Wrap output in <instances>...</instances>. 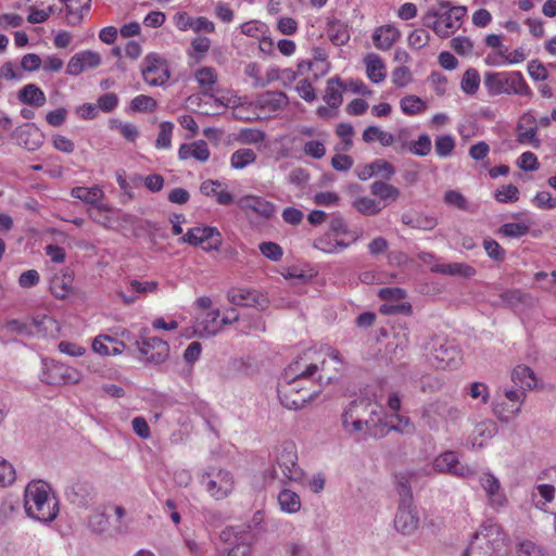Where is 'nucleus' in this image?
<instances>
[{"label":"nucleus","mask_w":556,"mask_h":556,"mask_svg":"<svg viewBox=\"0 0 556 556\" xmlns=\"http://www.w3.org/2000/svg\"><path fill=\"white\" fill-rule=\"evenodd\" d=\"M511 380L519 386L522 391L532 390L538 386L539 379L534 371L526 365H517L511 372Z\"/></svg>","instance_id":"obj_31"},{"label":"nucleus","mask_w":556,"mask_h":556,"mask_svg":"<svg viewBox=\"0 0 556 556\" xmlns=\"http://www.w3.org/2000/svg\"><path fill=\"white\" fill-rule=\"evenodd\" d=\"M18 100L36 108H41L46 103V94L35 84H27L18 91Z\"/></svg>","instance_id":"obj_32"},{"label":"nucleus","mask_w":556,"mask_h":556,"mask_svg":"<svg viewBox=\"0 0 556 556\" xmlns=\"http://www.w3.org/2000/svg\"><path fill=\"white\" fill-rule=\"evenodd\" d=\"M72 197L79 199L80 201L91 204L98 212H106L108 207L104 204H99L103 199L104 192L99 187L94 186L91 188L87 187H75L71 191Z\"/></svg>","instance_id":"obj_27"},{"label":"nucleus","mask_w":556,"mask_h":556,"mask_svg":"<svg viewBox=\"0 0 556 556\" xmlns=\"http://www.w3.org/2000/svg\"><path fill=\"white\" fill-rule=\"evenodd\" d=\"M532 202L541 210H553L556 207V197H553L548 191L538 192Z\"/></svg>","instance_id":"obj_64"},{"label":"nucleus","mask_w":556,"mask_h":556,"mask_svg":"<svg viewBox=\"0 0 556 556\" xmlns=\"http://www.w3.org/2000/svg\"><path fill=\"white\" fill-rule=\"evenodd\" d=\"M198 229L200 231L199 237L201 238V244L206 243V245H203L204 251L210 252L219 250L223 238L216 227L204 226L198 227Z\"/></svg>","instance_id":"obj_36"},{"label":"nucleus","mask_w":556,"mask_h":556,"mask_svg":"<svg viewBox=\"0 0 556 556\" xmlns=\"http://www.w3.org/2000/svg\"><path fill=\"white\" fill-rule=\"evenodd\" d=\"M432 142L427 134H421L416 140L410 141L409 151L419 156H426L430 153Z\"/></svg>","instance_id":"obj_52"},{"label":"nucleus","mask_w":556,"mask_h":556,"mask_svg":"<svg viewBox=\"0 0 556 556\" xmlns=\"http://www.w3.org/2000/svg\"><path fill=\"white\" fill-rule=\"evenodd\" d=\"M391 80L396 87H406L413 80V73L408 66H395L391 73Z\"/></svg>","instance_id":"obj_55"},{"label":"nucleus","mask_w":556,"mask_h":556,"mask_svg":"<svg viewBox=\"0 0 556 556\" xmlns=\"http://www.w3.org/2000/svg\"><path fill=\"white\" fill-rule=\"evenodd\" d=\"M402 219L405 225L422 230H431L438 225L435 217L420 213H406Z\"/></svg>","instance_id":"obj_37"},{"label":"nucleus","mask_w":556,"mask_h":556,"mask_svg":"<svg viewBox=\"0 0 556 556\" xmlns=\"http://www.w3.org/2000/svg\"><path fill=\"white\" fill-rule=\"evenodd\" d=\"M343 429L351 435L363 432L364 435H382V407L368 399L350 402L341 415Z\"/></svg>","instance_id":"obj_1"},{"label":"nucleus","mask_w":556,"mask_h":556,"mask_svg":"<svg viewBox=\"0 0 556 556\" xmlns=\"http://www.w3.org/2000/svg\"><path fill=\"white\" fill-rule=\"evenodd\" d=\"M444 379L437 374L425 375L420 379V390L425 393H434L442 389Z\"/></svg>","instance_id":"obj_51"},{"label":"nucleus","mask_w":556,"mask_h":556,"mask_svg":"<svg viewBox=\"0 0 556 556\" xmlns=\"http://www.w3.org/2000/svg\"><path fill=\"white\" fill-rule=\"evenodd\" d=\"M400 106L405 115L414 116L426 112L428 105L421 98L408 94L401 99Z\"/></svg>","instance_id":"obj_39"},{"label":"nucleus","mask_w":556,"mask_h":556,"mask_svg":"<svg viewBox=\"0 0 556 556\" xmlns=\"http://www.w3.org/2000/svg\"><path fill=\"white\" fill-rule=\"evenodd\" d=\"M17 143L28 151L38 150L45 142V135L34 123H26L13 132Z\"/></svg>","instance_id":"obj_19"},{"label":"nucleus","mask_w":556,"mask_h":556,"mask_svg":"<svg viewBox=\"0 0 556 556\" xmlns=\"http://www.w3.org/2000/svg\"><path fill=\"white\" fill-rule=\"evenodd\" d=\"M256 153L252 149L243 148L235 151L230 157V165L235 169H243L256 161Z\"/></svg>","instance_id":"obj_45"},{"label":"nucleus","mask_w":556,"mask_h":556,"mask_svg":"<svg viewBox=\"0 0 556 556\" xmlns=\"http://www.w3.org/2000/svg\"><path fill=\"white\" fill-rule=\"evenodd\" d=\"M230 303L238 306L265 308L266 299L256 290L231 289L227 293Z\"/></svg>","instance_id":"obj_23"},{"label":"nucleus","mask_w":556,"mask_h":556,"mask_svg":"<svg viewBox=\"0 0 556 556\" xmlns=\"http://www.w3.org/2000/svg\"><path fill=\"white\" fill-rule=\"evenodd\" d=\"M101 64V55L91 50H85L74 54L67 63L66 73L78 76L87 70L97 68Z\"/></svg>","instance_id":"obj_21"},{"label":"nucleus","mask_w":556,"mask_h":556,"mask_svg":"<svg viewBox=\"0 0 556 556\" xmlns=\"http://www.w3.org/2000/svg\"><path fill=\"white\" fill-rule=\"evenodd\" d=\"M220 540L231 546L241 543H251L252 535L244 527H227L220 532Z\"/></svg>","instance_id":"obj_35"},{"label":"nucleus","mask_w":556,"mask_h":556,"mask_svg":"<svg viewBox=\"0 0 556 556\" xmlns=\"http://www.w3.org/2000/svg\"><path fill=\"white\" fill-rule=\"evenodd\" d=\"M484 87L491 96L514 94L528 99L533 97L532 89L519 71L486 73Z\"/></svg>","instance_id":"obj_6"},{"label":"nucleus","mask_w":556,"mask_h":556,"mask_svg":"<svg viewBox=\"0 0 556 556\" xmlns=\"http://www.w3.org/2000/svg\"><path fill=\"white\" fill-rule=\"evenodd\" d=\"M139 351L146 356V363L153 365L163 364L169 356L167 342L157 337L143 339Z\"/></svg>","instance_id":"obj_17"},{"label":"nucleus","mask_w":556,"mask_h":556,"mask_svg":"<svg viewBox=\"0 0 556 556\" xmlns=\"http://www.w3.org/2000/svg\"><path fill=\"white\" fill-rule=\"evenodd\" d=\"M526 393L520 390L505 389L493 403V414L502 422H510L521 413Z\"/></svg>","instance_id":"obj_8"},{"label":"nucleus","mask_w":556,"mask_h":556,"mask_svg":"<svg viewBox=\"0 0 556 556\" xmlns=\"http://www.w3.org/2000/svg\"><path fill=\"white\" fill-rule=\"evenodd\" d=\"M366 73L368 78L372 83H379L382 80V61L379 55L369 53L365 58Z\"/></svg>","instance_id":"obj_47"},{"label":"nucleus","mask_w":556,"mask_h":556,"mask_svg":"<svg viewBox=\"0 0 556 556\" xmlns=\"http://www.w3.org/2000/svg\"><path fill=\"white\" fill-rule=\"evenodd\" d=\"M479 483L485 493L488 505L491 508L498 510L507 505L508 500L505 491L502 488L498 478H496L492 472L483 471L479 476Z\"/></svg>","instance_id":"obj_14"},{"label":"nucleus","mask_w":556,"mask_h":556,"mask_svg":"<svg viewBox=\"0 0 556 556\" xmlns=\"http://www.w3.org/2000/svg\"><path fill=\"white\" fill-rule=\"evenodd\" d=\"M81 379V374L76 368L55 362L42 361L40 380L48 386L75 384Z\"/></svg>","instance_id":"obj_9"},{"label":"nucleus","mask_w":556,"mask_h":556,"mask_svg":"<svg viewBox=\"0 0 556 556\" xmlns=\"http://www.w3.org/2000/svg\"><path fill=\"white\" fill-rule=\"evenodd\" d=\"M455 147V138L451 135H441L434 140V150L440 157H447L452 155Z\"/></svg>","instance_id":"obj_48"},{"label":"nucleus","mask_w":556,"mask_h":556,"mask_svg":"<svg viewBox=\"0 0 556 556\" xmlns=\"http://www.w3.org/2000/svg\"><path fill=\"white\" fill-rule=\"evenodd\" d=\"M387 323L393 325L391 326L392 340L390 338L391 334L384 329V339H388L386 349L388 353H392L396 356L399 351L402 352L407 344L406 324L400 320H392L391 318H389Z\"/></svg>","instance_id":"obj_24"},{"label":"nucleus","mask_w":556,"mask_h":556,"mask_svg":"<svg viewBox=\"0 0 556 556\" xmlns=\"http://www.w3.org/2000/svg\"><path fill=\"white\" fill-rule=\"evenodd\" d=\"M466 391L471 399H480L483 404H486L490 399L489 388L483 382H472L467 387Z\"/></svg>","instance_id":"obj_63"},{"label":"nucleus","mask_w":556,"mask_h":556,"mask_svg":"<svg viewBox=\"0 0 556 556\" xmlns=\"http://www.w3.org/2000/svg\"><path fill=\"white\" fill-rule=\"evenodd\" d=\"M517 141L521 144L540 148L541 140L538 137V121L532 112H526L517 124Z\"/></svg>","instance_id":"obj_18"},{"label":"nucleus","mask_w":556,"mask_h":556,"mask_svg":"<svg viewBox=\"0 0 556 556\" xmlns=\"http://www.w3.org/2000/svg\"><path fill=\"white\" fill-rule=\"evenodd\" d=\"M434 270L445 275L463 277H472L476 274V269L465 263L442 264L438 265Z\"/></svg>","instance_id":"obj_43"},{"label":"nucleus","mask_w":556,"mask_h":556,"mask_svg":"<svg viewBox=\"0 0 556 556\" xmlns=\"http://www.w3.org/2000/svg\"><path fill=\"white\" fill-rule=\"evenodd\" d=\"M178 155L180 160L194 157L200 162H206L210 157V150L204 140H198L192 143H182L179 147Z\"/></svg>","instance_id":"obj_30"},{"label":"nucleus","mask_w":556,"mask_h":556,"mask_svg":"<svg viewBox=\"0 0 556 556\" xmlns=\"http://www.w3.org/2000/svg\"><path fill=\"white\" fill-rule=\"evenodd\" d=\"M340 89H343V81L339 77H333L328 80L324 100L332 109L339 108L342 103Z\"/></svg>","instance_id":"obj_38"},{"label":"nucleus","mask_w":556,"mask_h":556,"mask_svg":"<svg viewBox=\"0 0 556 556\" xmlns=\"http://www.w3.org/2000/svg\"><path fill=\"white\" fill-rule=\"evenodd\" d=\"M430 87L437 96H444L447 91L448 81L444 74L440 72H432L428 78Z\"/></svg>","instance_id":"obj_59"},{"label":"nucleus","mask_w":556,"mask_h":556,"mask_svg":"<svg viewBox=\"0 0 556 556\" xmlns=\"http://www.w3.org/2000/svg\"><path fill=\"white\" fill-rule=\"evenodd\" d=\"M337 135L342 139L341 146H337V151H349L353 144L352 137L354 128L350 123H340L336 129Z\"/></svg>","instance_id":"obj_50"},{"label":"nucleus","mask_w":556,"mask_h":556,"mask_svg":"<svg viewBox=\"0 0 556 556\" xmlns=\"http://www.w3.org/2000/svg\"><path fill=\"white\" fill-rule=\"evenodd\" d=\"M109 516L103 511H96L89 517L88 526L97 534H102L109 529Z\"/></svg>","instance_id":"obj_54"},{"label":"nucleus","mask_w":556,"mask_h":556,"mask_svg":"<svg viewBox=\"0 0 556 556\" xmlns=\"http://www.w3.org/2000/svg\"><path fill=\"white\" fill-rule=\"evenodd\" d=\"M429 412H441V419L446 422H457L462 418V412L456 406H451L443 401L430 403Z\"/></svg>","instance_id":"obj_41"},{"label":"nucleus","mask_w":556,"mask_h":556,"mask_svg":"<svg viewBox=\"0 0 556 556\" xmlns=\"http://www.w3.org/2000/svg\"><path fill=\"white\" fill-rule=\"evenodd\" d=\"M539 495L542 501H536L535 505L543 509V506L547 503H551L555 497V488L552 484L542 483L535 486V491L533 492V498Z\"/></svg>","instance_id":"obj_56"},{"label":"nucleus","mask_w":556,"mask_h":556,"mask_svg":"<svg viewBox=\"0 0 556 556\" xmlns=\"http://www.w3.org/2000/svg\"><path fill=\"white\" fill-rule=\"evenodd\" d=\"M65 497L77 507H87L94 498L93 485L89 481L76 480L66 488Z\"/></svg>","instance_id":"obj_20"},{"label":"nucleus","mask_w":556,"mask_h":556,"mask_svg":"<svg viewBox=\"0 0 556 556\" xmlns=\"http://www.w3.org/2000/svg\"><path fill=\"white\" fill-rule=\"evenodd\" d=\"M142 77L150 86H163L170 76L167 61L157 53H149L141 65Z\"/></svg>","instance_id":"obj_12"},{"label":"nucleus","mask_w":556,"mask_h":556,"mask_svg":"<svg viewBox=\"0 0 556 556\" xmlns=\"http://www.w3.org/2000/svg\"><path fill=\"white\" fill-rule=\"evenodd\" d=\"M318 366L307 363L304 357L293 361L286 369L280 378H286L288 381L294 379L314 383L313 376L318 371Z\"/></svg>","instance_id":"obj_22"},{"label":"nucleus","mask_w":556,"mask_h":556,"mask_svg":"<svg viewBox=\"0 0 556 556\" xmlns=\"http://www.w3.org/2000/svg\"><path fill=\"white\" fill-rule=\"evenodd\" d=\"M497 432V425L492 419H485L477 424L472 434L471 444L472 446L482 447L485 443L493 438Z\"/></svg>","instance_id":"obj_28"},{"label":"nucleus","mask_w":556,"mask_h":556,"mask_svg":"<svg viewBox=\"0 0 556 556\" xmlns=\"http://www.w3.org/2000/svg\"><path fill=\"white\" fill-rule=\"evenodd\" d=\"M49 485L45 482H30L25 489V510L29 517L41 522H50L58 515V502L49 497Z\"/></svg>","instance_id":"obj_4"},{"label":"nucleus","mask_w":556,"mask_h":556,"mask_svg":"<svg viewBox=\"0 0 556 556\" xmlns=\"http://www.w3.org/2000/svg\"><path fill=\"white\" fill-rule=\"evenodd\" d=\"M258 104L270 111L282 110L288 104V97L282 91H266L258 97Z\"/></svg>","instance_id":"obj_34"},{"label":"nucleus","mask_w":556,"mask_h":556,"mask_svg":"<svg viewBox=\"0 0 556 556\" xmlns=\"http://www.w3.org/2000/svg\"><path fill=\"white\" fill-rule=\"evenodd\" d=\"M157 103L152 97L144 94L135 97L130 102V109L135 112L153 111Z\"/></svg>","instance_id":"obj_62"},{"label":"nucleus","mask_w":556,"mask_h":556,"mask_svg":"<svg viewBox=\"0 0 556 556\" xmlns=\"http://www.w3.org/2000/svg\"><path fill=\"white\" fill-rule=\"evenodd\" d=\"M506 535L497 523H484L471 538L463 556H505Z\"/></svg>","instance_id":"obj_2"},{"label":"nucleus","mask_w":556,"mask_h":556,"mask_svg":"<svg viewBox=\"0 0 556 556\" xmlns=\"http://www.w3.org/2000/svg\"><path fill=\"white\" fill-rule=\"evenodd\" d=\"M412 311L405 291L399 288L384 289V315L408 317L412 315Z\"/></svg>","instance_id":"obj_16"},{"label":"nucleus","mask_w":556,"mask_h":556,"mask_svg":"<svg viewBox=\"0 0 556 556\" xmlns=\"http://www.w3.org/2000/svg\"><path fill=\"white\" fill-rule=\"evenodd\" d=\"M495 199L500 203H515L519 200V189L511 184L504 185L495 191Z\"/></svg>","instance_id":"obj_53"},{"label":"nucleus","mask_w":556,"mask_h":556,"mask_svg":"<svg viewBox=\"0 0 556 556\" xmlns=\"http://www.w3.org/2000/svg\"><path fill=\"white\" fill-rule=\"evenodd\" d=\"M480 74L476 68H468L460 80V89L468 96L477 93L480 87Z\"/></svg>","instance_id":"obj_44"},{"label":"nucleus","mask_w":556,"mask_h":556,"mask_svg":"<svg viewBox=\"0 0 556 556\" xmlns=\"http://www.w3.org/2000/svg\"><path fill=\"white\" fill-rule=\"evenodd\" d=\"M258 249H260V252L266 258H268L273 262L280 261L282 257V254H283L282 248L278 243L271 242V241L262 242L258 245Z\"/></svg>","instance_id":"obj_60"},{"label":"nucleus","mask_w":556,"mask_h":556,"mask_svg":"<svg viewBox=\"0 0 556 556\" xmlns=\"http://www.w3.org/2000/svg\"><path fill=\"white\" fill-rule=\"evenodd\" d=\"M433 470L458 478H471L475 473L468 465L459 462L458 455L454 451H445L438 455L433 460Z\"/></svg>","instance_id":"obj_13"},{"label":"nucleus","mask_w":556,"mask_h":556,"mask_svg":"<svg viewBox=\"0 0 556 556\" xmlns=\"http://www.w3.org/2000/svg\"><path fill=\"white\" fill-rule=\"evenodd\" d=\"M415 475L397 478L399 494L402 496L394 517V528L404 535H410L419 528L420 516L417 507L412 502V481Z\"/></svg>","instance_id":"obj_5"},{"label":"nucleus","mask_w":556,"mask_h":556,"mask_svg":"<svg viewBox=\"0 0 556 556\" xmlns=\"http://www.w3.org/2000/svg\"><path fill=\"white\" fill-rule=\"evenodd\" d=\"M517 166L526 172H534L540 167L536 155L531 151L523 152L516 161Z\"/></svg>","instance_id":"obj_61"},{"label":"nucleus","mask_w":556,"mask_h":556,"mask_svg":"<svg viewBox=\"0 0 556 556\" xmlns=\"http://www.w3.org/2000/svg\"><path fill=\"white\" fill-rule=\"evenodd\" d=\"M276 464L281 469L283 479L300 481L303 470L298 465V452L292 441L282 442L277 448Z\"/></svg>","instance_id":"obj_10"},{"label":"nucleus","mask_w":556,"mask_h":556,"mask_svg":"<svg viewBox=\"0 0 556 556\" xmlns=\"http://www.w3.org/2000/svg\"><path fill=\"white\" fill-rule=\"evenodd\" d=\"M530 230V225L526 223H506L498 228V233L504 237L520 238Z\"/></svg>","instance_id":"obj_49"},{"label":"nucleus","mask_w":556,"mask_h":556,"mask_svg":"<svg viewBox=\"0 0 556 556\" xmlns=\"http://www.w3.org/2000/svg\"><path fill=\"white\" fill-rule=\"evenodd\" d=\"M195 79L203 88H211L217 81V74L215 68L204 66L195 72Z\"/></svg>","instance_id":"obj_58"},{"label":"nucleus","mask_w":556,"mask_h":556,"mask_svg":"<svg viewBox=\"0 0 556 556\" xmlns=\"http://www.w3.org/2000/svg\"><path fill=\"white\" fill-rule=\"evenodd\" d=\"M309 382L294 379L288 381L286 378H279L277 393L280 403L288 409L298 410L311 401H313L320 390L311 391Z\"/></svg>","instance_id":"obj_7"},{"label":"nucleus","mask_w":556,"mask_h":556,"mask_svg":"<svg viewBox=\"0 0 556 556\" xmlns=\"http://www.w3.org/2000/svg\"><path fill=\"white\" fill-rule=\"evenodd\" d=\"M459 351L451 344L440 343L438 348H433L430 362L440 369L452 368L457 364Z\"/></svg>","instance_id":"obj_25"},{"label":"nucleus","mask_w":556,"mask_h":556,"mask_svg":"<svg viewBox=\"0 0 556 556\" xmlns=\"http://www.w3.org/2000/svg\"><path fill=\"white\" fill-rule=\"evenodd\" d=\"M201 484L215 500L226 498L233 490V479L229 471L224 469L212 470L202 475Z\"/></svg>","instance_id":"obj_11"},{"label":"nucleus","mask_w":556,"mask_h":556,"mask_svg":"<svg viewBox=\"0 0 556 556\" xmlns=\"http://www.w3.org/2000/svg\"><path fill=\"white\" fill-rule=\"evenodd\" d=\"M278 502L281 510L289 514L296 513L301 508L300 496L289 489H283L280 491L278 494Z\"/></svg>","instance_id":"obj_42"},{"label":"nucleus","mask_w":556,"mask_h":556,"mask_svg":"<svg viewBox=\"0 0 556 556\" xmlns=\"http://www.w3.org/2000/svg\"><path fill=\"white\" fill-rule=\"evenodd\" d=\"M72 281L70 275L54 276L50 285L51 293L56 299H65L72 290Z\"/></svg>","instance_id":"obj_46"},{"label":"nucleus","mask_w":556,"mask_h":556,"mask_svg":"<svg viewBox=\"0 0 556 556\" xmlns=\"http://www.w3.org/2000/svg\"><path fill=\"white\" fill-rule=\"evenodd\" d=\"M30 336H53L59 331L58 321L49 315H36L29 320Z\"/></svg>","instance_id":"obj_29"},{"label":"nucleus","mask_w":556,"mask_h":556,"mask_svg":"<svg viewBox=\"0 0 556 556\" xmlns=\"http://www.w3.org/2000/svg\"><path fill=\"white\" fill-rule=\"evenodd\" d=\"M174 125L170 122H162L160 124V132L155 141V147L159 149H167L172 143V132Z\"/></svg>","instance_id":"obj_57"},{"label":"nucleus","mask_w":556,"mask_h":556,"mask_svg":"<svg viewBox=\"0 0 556 556\" xmlns=\"http://www.w3.org/2000/svg\"><path fill=\"white\" fill-rule=\"evenodd\" d=\"M498 61L492 62L495 65H504V64H519L526 61L528 58V53L523 48H516L513 51H508L507 48L498 50L496 53Z\"/></svg>","instance_id":"obj_40"},{"label":"nucleus","mask_w":556,"mask_h":556,"mask_svg":"<svg viewBox=\"0 0 556 556\" xmlns=\"http://www.w3.org/2000/svg\"><path fill=\"white\" fill-rule=\"evenodd\" d=\"M467 9L465 7H451L448 1H441L422 16V23L431 28L439 37L446 38L459 27Z\"/></svg>","instance_id":"obj_3"},{"label":"nucleus","mask_w":556,"mask_h":556,"mask_svg":"<svg viewBox=\"0 0 556 556\" xmlns=\"http://www.w3.org/2000/svg\"><path fill=\"white\" fill-rule=\"evenodd\" d=\"M237 204L241 210H251L267 219L273 217L276 211V206L271 202L256 195L241 197Z\"/></svg>","instance_id":"obj_26"},{"label":"nucleus","mask_w":556,"mask_h":556,"mask_svg":"<svg viewBox=\"0 0 556 556\" xmlns=\"http://www.w3.org/2000/svg\"><path fill=\"white\" fill-rule=\"evenodd\" d=\"M327 34L331 42L336 46H343L350 40L348 25L336 18L328 20Z\"/></svg>","instance_id":"obj_33"},{"label":"nucleus","mask_w":556,"mask_h":556,"mask_svg":"<svg viewBox=\"0 0 556 556\" xmlns=\"http://www.w3.org/2000/svg\"><path fill=\"white\" fill-rule=\"evenodd\" d=\"M388 408L390 414L384 413V429L394 430L401 433H408L413 430V424L405 415L400 414L401 397L397 393H392L388 399Z\"/></svg>","instance_id":"obj_15"}]
</instances>
